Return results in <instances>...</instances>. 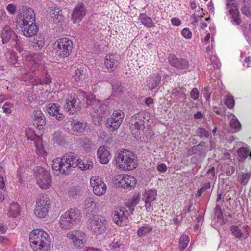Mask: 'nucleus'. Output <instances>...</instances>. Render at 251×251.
<instances>
[{"label": "nucleus", "mask_w": 251, "mask_h": 251, "mask_svg": "<svg viewBox=\"0 0 251 251\" xmlns=\"http://www.w3.org/2000/svg\"><path fill=\"white\" fill-rule=\"evenodd\" d=\"M11 35V31L8 26H5L1 34L2 42L3 43H6L10 39Z\"/></svg>", "instance_id": "37"}, {"label": "nucleus", "mask_w": 251, "mask_h": 251, "mask_svg": "<svg viewBox=\"0 0 251 251\" xmlns=\"http://www.w3.org/2000/svg\"><path fill=\"white\" fill-rule=\"evenodd\" d=\"M35 20V15L32 9L28 8L24 13L22 20L19 22V24H30L34 23Z\"/></svg>", "instance_id": "26"}, {"label": "nucleus", "mask_w": 251, "mask_h": 251, "mask_svg": "<svg viewBox=\"0 0 251 251\" xmlns=\"http://www.w3.org/2000/svg\"><path fill=\"white\" fill-rule=\"evenodd\" d=\"M152 230V227L149 225H145L140 227L137 231L139 237H143L149 233Z\"/></svg>", "instance_id": "39"}, {"label": "nucleus", "mask_w": 251, "mask_h": 251, "mask_svg": "<svg viewBox=\"0 0 251 251\" xmlns=\"http://www.w3.org/2000/svg\"><path fill=\"white\" fill-rule=\"evenodd\" d=\"M139 20L147 28H151L154 26V23L152 19L145 14H140Z\"/></svg>", "instance_id": "34"}, {"label": "nucleus", "mask_w": 251, "mask_h": 251, "mask_svg": "<svg viewBox=\"0 0 251 251\" xmlns=\"http://www.w3.org/2000/svg\"><path fill=\"white\" fill-rule=\"evenodd\" d=\"M76 96L80 100L81 99L83 100H86L87 104L89 105L90 101H92V100H93L92 96H91V98H89L86 93L81 90H79L77 91V95H76Z\"/></svg>", "instance_id": "43"}, {"label": "nucleus", "mask_w": 251, "mask_h": 251, "mask_svg": "<svg viewBox=\"0 0 251 251\" xmlns=\"http://www.w3.org/2000/svg\"><path fill=\"white\" fill-rule=\"evenodd\" d=\"M13 107V104L9 102H6L2 107L3 112L6 114H9L11 113V108Z\"/></svg>", "instance_id": "49"}, {"label": "nucleus", "mask_w": 251, "mask_h": 251, "mask_svg": "<svg viewBox=\"0 0 251 251\" xmlns=\"http://www.w3.org/2000/svg\"><path fill=\"white\" fill-rule=\"evenodd\" d=\"M182 35L186 39H190L192 37V33L188 28H185L181 31Z\"/></svg>", "instance_id": "53"}, {"label": "nucleus", "mask_w": 251, "mask_h": 251, "mask_svg": "<svg viewBox=\"0 0 251 251\" xmlns=\"http://www.w3.org/2000/svg\"><path fill=\"white\" fill-rule=\"evenodd\" d=\"M234 100L232 96L230 95H227L225 100V104L229 108H232L234 105Z\"/></svg>", "instance_id": "46"}, {"label": "nucleus", "mask_w": 251, "mask_h": 251, "mask_svg": "<svg viewBox=\"0 0 251 251\" xmlns=\"http://www.w3.org/2000/svg\"><path fill=\"white\" fill-rule=\"evenodd\" d=\"M20 212V209L19 204L17 203L13 202L10 204L8 209L7 215L9 217L15 218L19 215Z\"/></svg>", "instance_id": "33"}, {"label": "nucleus", "mask_w": 251, "mask_h": 251, "mask_svg": "<svg viewBox=\"0 0 251 251\" xmlns=\"http://www.w3.org/2000/svg\"><path fill=\"white\" fill-rule=\"evenodd\" d=\"M210 187L209 184H207L205 187H201L197 192L196 196L199 197L201 196V194L206 189Z\"/></svg>", "instance_id": "57"}, {"label": "nucleus", "mask_w": 251, "mask_h": 251, "mask_svg": "<svg viewBox=\"0 0 251 251\" xmlns=\"http://www.w3.org/2000/svg\"><path fill=\"white\" fill-rule=\"evenodd\" d=\"M251 64V60L250 57H248L246 58L243 62V65L244 66H245L246 67H249L250 66Z\"/></svg>", "instance_id": "64"}, {"label": "nucleus", "mask_w": 251, "mask_h": 251, "mask_svg": "<svg viewBox=\"0 0 251 251\" xmlns=\"http://www.w3.org/2000/svg\"><path fill=\"white\" fill-rule=\"evenodd\" d=\"M199 146V145L195 146L190 148L188 151V155H192L193 154H196L198 151Z\"/></svg>", "instance_id": "55"}, {"label": "nucleus", "mask_w": 251, "mask_h": 251, "mask_svg": "<svg viewBox=\"0 0 251 251\" xmlns=\"http://www.w3.org/2000/svg\"><path fill=\"white\" fill-rule=\"evenodd\" d=\"M86 8L82 3L77 4L75 7L72 14V19L74 23L81 21L86 15Z\"/></svg>", "instance_id": "20"}, {"label": "nucleus", "mask_w": 251, "mask_h": 251, "mask_svg": "<svg viewBox=\"0 0 251 251\" xmlns=\"http://www.w3.org/2000/svg\"><path fill=\"white\" fill-rule=\"evenodd\" d=\"M139 113L134 115L130 121V129L131 133L136 139L141 138L144 134V121Z\"/></svg>", "instance_id": "11"}, {"label": "nucleus", "mask_w": 251, "mask_h": 251, "mask_svg": "<svg viewBox=\"0 0 251 251\" xmlns=\"http://www.w3.org/2000/svg\"><path fill=\"white\" fill-rule=\"evenodd\" d=\"M80 145L86 152H90L94 146L93 143L88 138L81 139Z\"/></svg>", "instance_id": "35"}, {"label": "nucleus", "mask_w": 251, "mask_h": 251, "mask_svg": "<svg viewBox=\"0 0 251 251\" xmlns=\"http://www.w3.org/2000/svg\"><path fill=\"white\" fill-rule=\"evenodd\" d=\"M31 119L34 125L39 129H41L46 125V118L40 110H35L31 114Z\"/></svg>", "instance_id": "18"}, {"label": "nucleus", "mask_w": 251, "mask_h": 251, "mask_svg": "<svg viewBox=\"0 0 251 251\" xmlns=\"http://www.w3.org/2000/svg\"><path fill=\"white\" fill-rule=\"evenodd\" d=\"M242 12L247 17L251 16V12L248 7H244L242 9Z\"/></svg>", "instance_id": "63"}, {"label": "nucleus", "mask_w": 251, "mask_h": 251, "mask_svg": "<svg viewBox=\"0 0 251 251\" xmlns=\"http://www.w3.org/2000/svg\"><path fill=\"white\" fill-rule=\"evenodd\" d=\"M6 9L11 14H14L16 13V7L10 3L7 5Z\"/></svg>", "instance_id": "56"}, {"label": "nucleus", "mask_w": 251, "mask_h": 251, "mask_svg": "<svg viewBox=\"0 0 251 251\" xmlns=\"http://www.w3.org/2000/svg\"><path fill=\"white\" fill-rule=\"evenodd\" d=\"M7 19L6 13L4 10L0 9V23L6 21Z\"/></svg>", "instance_id": "58"}, {"label": "nucleus", "mask_w": 251, "mask_h": 251, "mask_svg": "<svg viewBox=\"0 0 251 251\" xmlns=\"http://www.w3.org/2000/svg\"><path fill=\"white\" fill-rule=\"evenodd\" d=\"M169 61L172 66L178 70H185L188 67V62L186 60L178 59L174 55L169 56Z\"/></svg>", "instance_id": "21"}, {"label": "nucleus", "mask_w": 251, "mask_h": 251, "mask_svg": "<svg viewBox=\"0 0 251 251\" xmlns=\"http://www.w3.org/2000/svg\"><path fill=\"white\" fill-rule=\"evenodd\" d=\"M107 221L101 215H94L87 221V228L94 234H101L106 231Z\"/></svg>", "instance_id": "6"}, {"label": "nucleus", "mask_w": 251, "mask_h": 251, "mask_svg": "<svg viewBox=\"0 0 251 251\" xmlns=\"http://www.w3.org/2000/svg\"><path fill=\"white\" fill-rule=\"evenodd\" d=\"M50 205V200L47 195L38 196L34 210L35 215L38 218L45 217L48 213Z\"/></svg>", "instance_id": "10"}, {"label": "nucleus", "mask_w": 251, "mask_h": 251, "mask_svg": "<svg viewBox=\"0 0 251 251\" xmlns=\"http://www.w3.org/2000/svg\"><path fill=\"white\" fill-rule=\"evenodd\" d=\"M43 58L42 53L35 54L33 56V62L35 64H39Z\"/></svg>", "instance_id": "50"}, {"label": "nucleus", "mask_w": 251, "mask_h": 251, "mask_svg": "<svg viewBox=\"0 0 251 251\" xmlns=\"http://www.w3.org/2000/svg\"><path fill=\"white\" fill-rule=\"evenodd\" d=\"M157 169L159 172H164L167 170V166L164 163H161L158 165Z\"/></svg>", "instance_id": "61"}, {"label": "nucleus", "mask_w": 251, "mask_h": 251, "mask_svg": "<svg viewBox=\"0 0 251 251\" xmlns=\"http://www.w3.org/2000/svg\"><path fill=\"white\" fill-rule=\"evenodd\" d=\"M90 106L92 116L98 118V121H102L103 117L107 116L110 113L108 106L98 100L95 99L92 100L90 102Z\"/></svg>", "instance_id": "9"}, {"label": "nucleus", "mask_w": 251, "mask_h": 251, "mask_svg": "<svg viewBox=\"0 0 251 251\" xmlns=\"http://www.w3.org/2000/svg\"><path fill=\"white\" fill-rule=\"evenodd\" d=\"M113 221L118 225L123 226L128 222L127 211L123 207H118L115 209L112 215Z\"/></svg>", "instance_id": "16"}, {"label": "nucleus", "mask_w": 251, "mask_h": 251, "mask_svg": "<svg viewBox=\"0 0 251 251\" xmlns=\"http://www.w3.org/2000/svg\"><path fill=\"white\" fill-rule=\"evenodd\" d=\"M102 204V202H95L91 197L86 198L83 201L84 208L89 212L96 211L99 208V206Z\"/></svg>", "instance_id": "27"}, {"label": "nucleus", "mask_w": 251, "mask_h": 251, "mask_svg": "<svg viewBox=\"0 0 251 251\" xmlns=\"http://www.w3.org/2000/svg\"><path fill=\"white\" fill-rule=\"evenodd\" d=\"M97 156L100 162L104 164L108 163L111 158L109 151L105 146H100L98 148Z\"/></svg>", "instance_id": "24"}, {"label": "nucleus", "mask_w": 251, "mask_h": 251, "mask_svg": "<svg viewBox=\"0 0 251 251\" xmlns=\"http://www.w3.org/2000/svg\"><path fill=\"white\" fill-rule=\"evenodd\" d=\"M231 127L233 129L234 132L238 130L241 127V124L239 121L236 118H233L230 121Z\"/></svg>", "instance_id": "45"}, {"label": "nucleus", "mask_w": 251, "mask_h": 251, "mask_svg": "<svg viewBox=\"0 0 251 251\" xmlns=\"http://www.w3.org/2000/svg\"><path fill=\"white\" fill-rule=\"evenodd\" d=\"M140 196L139 194H135L130 198L127 202V205L130 208L134 207L139 202Z\"/></svg>", "instance_id": "42"}, {"label": "nucleus", "mask_w": 251, "mask_h": 251, "mask_svg": "<svg viewBox=\"0 0 251 251\" xmlns=\"http://www.w3.org/2000/svg\"><path fill=\"white\" fill-rule=\"evenodd\" d=\"M71 126L73 131L77 133L83 132L86 127V124L75 119L72 121Z\"/></svg>", "instance_id": "31"}, {"label": "nucleus", "mask_w": 251, "mask_h": 251, "mask_svg": "<svg viewBox=\"0 0 251 251\" xmlns=\"http://www.w3.org/2000/svg\"><path fill=\"white\" fill-rule=\"evenodd\" d=\"M90 186L93 188V193L98 196H101L104 194L107 190L106 184L98 176H94L91 177Z\"/></svg>", "instance_id": "15"}, {"label": "nucleus", "mask_w": 251, "mask_h": 251, "mask_svg": "<svg viewBox=\"0 0 251 251\" xmlns=\"http://www.w3.org/2000/svg\"><path fill=\"white\" fill-rule=\"evenodd\" d=\"M199 93L198 89L196 88H193L190 93V96L194 100H197L199 98Z\"/></svg>", "instance_id": "54"}, {"label": "nucleus", "mask_w": 251, "mask_h": 251, "mask_svg": "<svg viewBox=\"0 0 251 251\" xmlns=\"http://www.w3.org/2000/svg\"><path fill=\"white\" fill-rule=\"evenodd\" d=\"M44 37L41 34L36 35L32 41V45L36 50L41 49L44 46Z\"/></svg>", "instance_id": "32"}, {"label": "nucleus", "mask_w": 251, "mask_h": 251, "mask_svg": "<svg viewBox=\"0 0 251 251\" xmlns=\"http://www.w3.org/2000/svg\"><path fill=\"white\" fill-rule=\"evenodd\" d=\"M230 230L232 234L237 238H244V234L243 232L239 229L238 226L233 225L230 227Z\"/></svg>", "instance_id": "41"}, {"label": "nucleus", "mask_w": 251, "mask_h": 251, "mask_svg": "<svg viewBox=\"0 0 251 251\" xmlns=\"http://www.w3.org/2000/svg\"><path fill=\"white\" fill-rule=\"evenodd\" d=\"M52 170L56 176L67 175L72 168L78 167L81 170L92 169L93 163L90 160H80L72 154H67L61 158H56L52 161Z\"/></svg>", "instance_id": "1"}, {"label": "nucleus", "mask_w": 251, "mask_h": 251, "mask_svg": "<svg viewBox=\"0 0 251 251\" xmlns=\"http://www.w3.org/2000/svg\"><path fill=\"white\" fill-rule=\"evenodd\" d=\"M115 162L119 168L124 170H133L137 166L135 155L130 151L126 149L118 152Z\"/></svg>", "instance_id": "3"}, {"label": "nucleus", "mask_w": 251, "mask_h": 251, "mask_svg": "<svg viewBox=\"0 0 251 251\" xmlns=\"http://www.w3.org/2000/svg\"><path fill=\"white\" fill-rule=\"evenodd\" d=\"M198 135L201 137H208L209 136V133L203 128H199L197 131Z\"/></svg>", "instance_id": "51"}, {"label": "nucleus", "mask_w": 251, "mask_h": 251, "mask_svg": "<svg viewBox=\"0 0 251 251\" xmlns=\"http://www.w3.org/2000/svg\"><path fill=\"white\" fill-rule=\"evenodd\" d=\"M52 140L59 145H62L64 142L63 136L59 132H56L54 133Z\"/></svg>", "instance_id": "44"}, {"label": "nucleus", "mask_w": 251, "mask_h": 251, "mask_svg": "<svg viewBox=\"0 0 251 251\" xmlns=\"http://www.w3.org/2000/svg\"><path fill=\"white\" fill-rule=\"evenodd\" d=\"M59 93L60 95H63L65 100L63 107L66 112H69L70 114H73L80 110L81 100L76 97V95L72 91L68 89H64Z\"/></svg>", "instance_id": "4"}, {"label": "nucleus", "mask_w": 251, "mask_h": 251, "mask_svg": "<svg viewBox=\"0 0 251 251\" xmlns=\"http://www.w3.org/2000/svg\"><path fill=\"white\" fill-rule=\"evenodd\" d=\"M171 23L174 25L179 26L181 24V21L178 18H173L171 19Z\"/></svg>", "instance_id": "60"}, {"label": "nucleus", "mask_w": 251, "mask_h": 251, "mask_svg": "<svg viewBox=\"0 0 251 251\" xmlns=\"http://www.w3.org/2000/svg\"><path fill=\"white\" fill-rule=\"evenodd\" d=\"M24 36L28 37L35 35L38 31V28L34 23L30 24H19Z\"/></svg>", "instance_id": "22"}, {"label": "nucleus", "mask_w": 251, "mask_h": 251, "mask_svg": "<svg viewBox=\"0 0 251 251\" xmlns=\"http://www.w3.org/2000/svg\"><path fill=\"white\" fill-rule=\"evenodd\" d=\"M73 77L76 82H83L88 78V74L84 68L80 67L75 70Z\"/></svg>", "instance_id": "28"}, {"label": "nucleus", "mask_w": 251, "mask_h": 251, "mask_svg": "<svg viewBox=\"0 0 251 251\" xmlns=\"http://www.w3.org/2000/svg\"><path fill=\"white\" fill-rule=\"evenodd\" d=\"M248 227V226L247 225H244L243 226V233L244 234V239H246L249 236V232L247 230V228Z\"/></svg>", "instance_id": "62"}, {"label": "nucleus", "mask_w": 251, "mask_h": 251, "mask_svg": "<svg viewBox=\"0 0 251 251\" xmlns=\"http://www.w3.org/2000/svg\"><path fill=\"white\" fill-rule=\"evenodd\" d=\"M46 111L50 116L54 117L59 121L62 120L64 116L59 112V106L55 103H50L46 107Z\"/></svg>", "instance_id": "25"}, {"label": "nucleus", "mask_w": 251, "mask_h": 251, "mask_svg": "<svg viewBox=\"0 0 251 251\" xmlns=\"http://www.w3.org/2000/svg\"><path fill=\"white\" fill-rule=\"evenodd\" d=\"M250 177L251 174L250 173H243L241 175V178L240 180L241 184L243 185H246Z\"/></svg>", "instance_id": "48"}, {"label": "nucleus", "mask_w": 251, "mask_h": 251, "mask_svg": "<svg viewBox=\"0 0 251 251\" xmlns=\"http://www.w3.org/2000/svg\"><path fill=\"white\" fill-rule=\"evenodd\" d=\"M51 81L50 79H46V80H41L39 79H35L32 82V85H33V89L34 90L36 89V88L39 87V89H43V85L44 84H49Z\"/></svg>", "instance_id": "40"}, {"label": "nucleus", "mask_w": 251, "mask_h": 251, "mask_svg": "<svg viewBox=\"0 0 251 251\" xmlns=\"http://www.w3.org/2000/svg\"><path fill=\"white\" fill-rule=\"evenodd\" d=\"M161 76L158 73H153L147 78V86L149 89H155L160 83Z\"/></svg>", "instance_id": "23"}, {"label": "nucleus", "mask_w": 251, "mask_h": 251, "mask_svg": "<svg viewBox=\"0 0 251 251\" xmlns=\"http://www.w3.org/2000/svg\"><path fill=\"white\" fill-rule=\"evenodd\" d=\"M125 117L124 112L121 110L114 111L106 121L107 127L111 131L117 129L121 126Z\"/></svg>", "instance_id": "13"}, {"label": "nucleus", "mask_w": 251, "mask_h": 251, "mask_svg": "<svg viewBox=\"0 0 251 251\" xmlns=\"http://www.w3.org/2000/svg\"><path fill=\"white\" fill-rule=\"evenodd\" d=\"M10 59L8 62L10 64L14 65L17 61L16 57L14 54H9Z\"/></svg>", "instance_id": "59"}, {"label": "nucleus", "mask_w": 251, "mask_h": 251, "mask_svg": "<svg viewBox=\"0 0 251 251\" xmlns=\"http://www.w3.org/2000/svg\"><path fill=\"white\" fill-rule=\"evenodd\" d=\"M49 16L55 23H61L63 20L62 11L57 7H51Z\"/></svg>", "instance_id": "29"}, {"label": "nucleus", "mask_w": 251, "mask_h": 251, "mask_svg": "<svg viewBox=\"0 0 251 251\" xmlns=\"http://www.w3.org/2000/svg\"><path fill=\"white\" fill-rule=\"evenodd\" d=\"M120 58L114 53L107 54L104 60L105 67L109 72H113L120 63Z\"/></svg>", "instance_id": "19"}, {"label": "nucleus", "mask_w": 251, "mask_h": 251, "mask_svg": "<svg viewBox=\"0 0 251 251\" xmlns=\"http://www.w3.org/2000/svg\"><path fill=\"white\" fill-rule=\"evenodd\" d=\"M227 8L229 9V15L231 16V22L232 24L238 25L241 23L239 18V12L237 8V5L235 0H228L227 3Z\"/></svg>", "instance_id": "17"}, {"label": "nucleus", "mask_w": 251, "mask_h": 251, "mask_svg": "<svg viewBox=\"0 0 251 251\" xmlns=\"http://www.w3.org/2000/svg\"><path fill=\"white\" fill-rule=\"evenodd\" d=\"M80 194L79 189L76 187H73L70 188L68 191V195L70 197L72 198H75Z\"/></svg>", "instance_id": "47"}, {"label": "nucleus", "mask_w": 251, "mask_h": 251, "mask_svg": "<svg viewBox=\"0 0 251 251\" xmlns=\"http://www.w3.org/2000/svg\"><path fill=\"white\" fill-rule=\"evenodd\" d=\"M57 55L60 58L68 57L73 49V43L68 38L64 37L57 40L54 43Z\"/></svg>", "instance_id": "8"}, {"label": "nucleus", "mask_w": 251, "mask_h": 251, "mask_svg": "<svg viewBox=\"0 0 251 251\" xmlns=\"http://www.w3.org/2000/svg\"><path fill=\"white\" fill-rule=\"evenodd\" d=\"M189 242V237L186 234L181 236L179 242V248L180 251H182L185 249Z\"/></svg>", "instance_id": "38"}, {"label": "nucleus", "mask_w": 251, "mask_h": 251, "mask_svg": "<svg viewBox=\"0 0 251 251\" xmlns=\"http://www.w3.org/2000/svg\"><path fill=\"white\" fill-rule=\"evenodd\" d=\"M34 143L35 146L36 147V151L37 153L41 156L45 155L46 151L42 145V141L41 139L39 137H37Z\"/></svg>", "instance_id": "36"}, {"label": "nucleus", "mask_w": 251, "mask_h": 251, "mask_svg": "<svg viewBox=\"0 0 251 251\" xmlns=\"http://www.w3.org/2000/svg\"><path fill=\"white\" fill-rule=\"evenodd\" d=\"M34 176L37 185L42 189L49 188L51 183L50 173L45 168L36 166L33 170Z\"/></svg>", "instance_id": "7"}, {"label": "nucleus", "mask_w": 251, "mask_h": 251, "mask_svg": "<svg viewBox=\"0 0 251 251\" xmlns=\"http://www.w3.org/2000/svg\"><path fill=\"white\" fill-rule=\"evenodd\" d=\"M156 195L155 190H146L142 194V199L145 201V202H151L155 200Z\"/></svg>", "instance_id": "30"}, {"label": "nucleus", "mask_w": 251, "mask_h": 251, "mask_svg": "<svg viewBox=\"0 0 251 251\" xmlns=\"http://www.w3.org/2000/svg\"><path fill=\"white\" fill-rule=\"evenodd\" d=\"M20 73L24 75H28L29 73V72L31 71V72H33L35 70V69H31L30 68L29 66L28 65H26L23 68H21L20 69Z\"/></svg>", "instance_id": "52"}, {"label": "nucleus", "mask_w": 251, "mask_h": 251, "mask_svg": "<svg viewBox=\"0 0 251 251\" xmlns=\"http://www.w3.org/2000/svg\"><path fill=\"white\" fill-rule=\"evenodd\" d=\"M67 237L71 240L76 249H81L86 244V235L81 230L70 231L67 234Z\"/></svg>", "instance_id": "12"}, {"label": "nucleus", "mask_w": 251, "mask_h": 251, "mask_svg": "<svg viewBox=\"0 0 251 251\" xmlns=\"http://www.w3.org/2000/svg\"><path fill=\"white\" fill-rule=\"evenodd\" d=\"M81 218V212L79 209H71L66 211L60 217V226L64 230L70 229L75 224L79 222Z\"/></svg>", "instance_id": "5"}, {"label": "nucleus", "mask_w": 251, "mask_h": 251, "mask_svg": "<svg viewBox=\"0 0 251 251\" xmlns=\"http://www.w3.org/2000/svg\"><path fill=\"white\" fill-rule=\"evenodd\" d=\"M29 239L34 251H47L50 246L49 236L42 229H33L29 234Z\"/></svg>", "instance_id": "2"}, {"label": "nucleus", "mask_w": 251, "mask_h": 251, "mask_svg": "<svg viewBox=\"0 0 251 251\" xmlns=\"http://www.w3.org/2000/svg\"><path fill=\"white\" fill-rule=\"evenodd\" d=\"M114 182L118 187L127 188H133L136 184V178L128 175H117L114 177Z\"/></svg>", "instance_id": "14"}]
</instances>
